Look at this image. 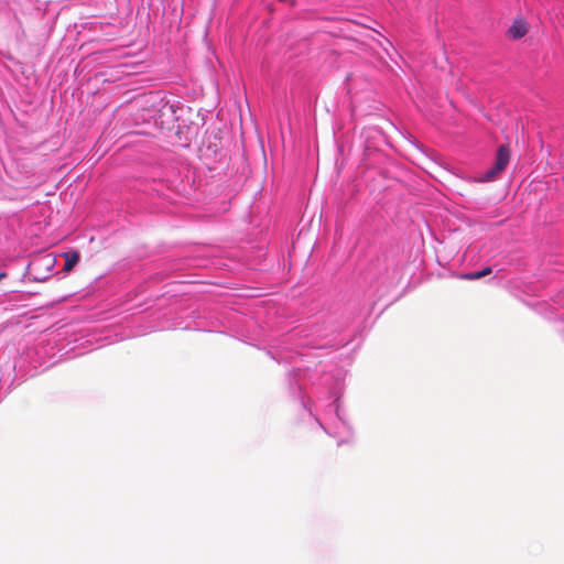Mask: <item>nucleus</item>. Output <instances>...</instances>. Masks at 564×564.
<instances>
[{
    "instance_id": "1",
    "label": "nucleus",
    "mask_w": 564,
    "mask_h": 564,
    "mask_svg": "<svg viewBox=\"0 0 564 564\" xmlns=\"http://www.w3.org/2000/svg\"><path fill=\"white\" fill-rule=\"evenodd\" d=\"M510 162V148L507 144H501L498 148L495 164L485 173L478 176V182H492L506 170Z\"/></svg>"
},
{
    "instance_id": "2",
    "label": "nucleus",
    "mask_w": 564,
    "mask_h": 564,
    "mask_svg": "<svg viewBox=\"0 0 564 564\" xmlns=\"http://www.w3.org/2000/svg\"><path fill=\"white\" fill-rule=\"evenodd\" d=\"M508 33L514 40L521 39L528 33V23L522 19H516Z\"/></svg>"
},
{
    "instance_id": "3",
    "label": "nucleus",
    "mask_w": 564,
    "mask_h": 564,
    "mask_svg": "<svg viewBox=\"0 0 564 564\" xmlns=\"http://www.w3.org/2000/svg\"><path fill=\"white\" fill-rule=\"evenodd\" d=\"M64 258H65V264H64L63 270L65 272H69L78 263L79 253L77 251L66 252V253H64Z\"/></svg>"
},
{
    "instance_id": "4",
    "label": "nucleus",
    "mask_w": 564,
    "mask_h": 564,
    "mask_svg": "<svg viewBox=\"0 0 564 564\" xmlns=\"http://www.w3.org/2000/svg\"><path fill=\"white\" fill-rule=\"evenodd\" d=\"M463 279L465 280H478L480 279L479 271L466 273L463 275Z\"/></svg>"
},
{
    "instance_id": "5",
    "label": "nucleus",
    "mask_w": 564,
    "mask_h": 564,
    "mask_svg": "<svg viewBox=\"0 0 564 564\" xmlns=\"http://www.w3.org/2000/svg\"><path fill=\"white\" fill-rule=\"evenodd\" d=\"M491 271H492V270H491V268H490V267H487V268L482 269L481 271H479L480 279H481V278H484V276H486V275H488V274H490V273H491Z\"/></svg>"
},
{
    "instance_id": "6",
    "label": "nucleus",
    "mask_w": 564,
    "mask_h": 564,
    "mask_svg": "<svg viewBox=\"0 0 564 564\" xmlns=\"http://www.w3.org/2000/svg\"><path fill=\"white\" fill-rule=\"evenodd\" d=\"M7 276L6 272H0V280L4 279Z\"/></svg>"
}]
</instances>
